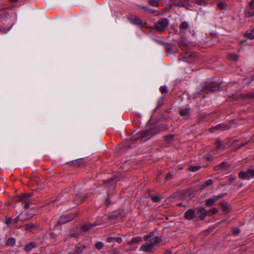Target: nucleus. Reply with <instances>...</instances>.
Instances as JSON below:
<instances>
[{"mask_svg":"<svg viewBox=\"0 0 254 254\" xmlns=\"http://www.w3.org/2000/svg\"><path fill=\"white\" fill-rule=\"evenodd\" d=\"M25 230L29 232L34 231L36 229V226L33 223H28L23 226Z\"/></svg>","mask_w":254,"mask_h":254,"instance_id":"10","label":"nucleus"},{"mask_svg":"<svg viewBox=\"0 0 254 254\" xmlns=\"http://www.w3.org/2000/svg\"><path fill=\"white\" fill-rule=\"evenodd\" d=\"M133 22L136 25H141L142 24L141 20L139 18H135L133 20Z\"/></svg>","mask_w":254,"mask_h":254,"instance_id":"27","label":"nucleus"},{"mask_svg":"<svg viewBox=\"0 0 254 254\" xmlns=\"http://www.w3.org/2000/svg\"><path fill=\"white\" fill-rule=\"evenodd\" d=\"M164 254H171V252L168 251L166 252Z\"/></svg>","mask_w":254,"mask_h":254,"instance_id":"51","label":"nucleus"},{"mask_svg":"<svg viewBox=\"0 0 254 254\" xmlns=\"http://www.w3.org/2000/svg\"><path fill=\"white\" fill-rule=\"evenodd\" d=\"M244 145H245L244 143H241V145H240L239 148H240L242 146H243Z\"/></svg>","mask_w":254,"mask_h":254,"instance_id":"52","label":"nucleus"},{"mask_svg":"<svg viewBox=\"0 0 254 254\" xmlns=\"http://www.w3.org/2000/svg\"><path fill=\"white\" fill-rule=\"evenodd\" d=\"M36 246V244L35 243H30L27 245H26L24 248V250L26 252L30 251L33 248Z\"/></svg>","mask_w":254,"mask_h":254,"instance_id":"15","label":"nucleus"},{"mask_svg":"<svg viewBox=\"0 0 254 254\" xmlns=\"http://www.w3.org/2000/svg\"><path fill=\"white\" fill-rule=\"evenodd\" d=\"M213 184V181L211 179H209L205 182V185L206 186H210Z\"/></svg>","mask_w":254,"mask_h":254,"instance_id":"34","label":"nucleus"},{"mask_svg":"<svg viewBox=\"0 0 254 254\" xmlns=\"http://www.w3.org/2000/svg\"><path fill=\"white\" fill-rule=\"evenodd\" d=\"M215 202L212 199V198H209L206 201V204L207 206H211L213 205Z\"/></svg>","mask_w":254,"mask_h":254,"instance_id":"22","label":"nucleus"},{"mask_svg":"<svg viewBox=\"0 0 254 254\" xmlns=\"http://www.w3.org/2000/svg\"><path fill=\"white\" fill-rule=\"evenodd\" d=\"M92 227H93V226L90 224H85L82 226L81 229L83 231H86L89 230Z\"/></svg>","mask_w":254,"mask_h":254,"instance_id":"20","label":"nucleus"},{"mask_svg":"<svg viewBox=\"0 0 254 254\" xmlns=\"http://www.w3.org/2000/svg\"><path fill=\"white\" fill-rule=\"evenodd\" d=\"M171 174L170 173H168L165 177V180L166 181L169 180L171 178Z\"/></svg>","mask_w":254,"mask_h":254,"instance_id":"40","label":"nucleus"},{"mask_svg":"<svg viewBox=\"0 0 254 254\" xmlns=\"http://www.w3.org/2000/svg\"><path fill=\"white\" fill-rule=\"evenodd\" d=\"M173 4L177 6H183L187 9H190L191 6L189 4V0H179V1L175 0Z\"/></svg>","mask_w":254,"mask_h":254,"instance_id":"4","label":"nucleus"},{"mask_svg":"<svg viewBox=\"0 0 254 254\" xmlns=\"http://www.w3.org/2000/svg\"><path fill=\"white\" fill-rule=\"evenodd\" d=\"M164 97L163 96L160 99H159V104L160 105H161L163 102V100H164Z\"/></svg>","mask_w":254,"mask_h":254,"instance_id":"44","label":"nucleus"},{"mask_svg":"<svg viewBox=\"0 0 254 254\" xmlns=\"http://www.w3.org/2000/svg\"><path fill=\"white\" fill-rule=\"evenodd\" d=\"M212 214H215L218 212V209L216 208H213L211 210Z\"/></svg>","mask_w":254,"mask_h":254,"instance_id":"43","label":"nucleus"},{"mask_svg":"<svg viewBox=\"0 0 254 254\" xmlns=\"http://www.w3.org/2000/svg\"><path fill=\"white\" fill-rule=\"evenodd\" d=\"M245 41H246V40H245V41H244H244H242V43H243V42H245Z\"/></svg>","mask_w":254,"mask_h":254,"instance_id":"56","label":"nucleus"},{"mask_svg":"<svg viewBox=\"0 0 254 254\" xmlns=\"http://www.w3.org/2000/svg\"><path fill=\"white\" fill-rule=\"evenodd\" d=\"M16 221H20V220H22V219L20 218V216H18L17 217H16Z\"/></svg>","mask_w":254,"mask_h":254,"instance_id":"50","label":"nucleus"},{"mask_svg":"<svg viewBox=\"0 0 254 254\" xmlns=\"http://www.w3.org/2000/svg\"><path fill=\"white\" fill-rule=\"evenodd\" d=\"M53 234H53V233H52V234H51V237H52V238H54V237H53Z\"/></svg>","mask_w":254,"mask_h":254,"instance_id":"54","label":"nucleus"},{"mask_svg":"<svg viewBox=\"0 0 254 254\" xmlns=\"http://www.w3.org/2000/svg\"><path fill=\"white\" fill-rule=\"evenodd\" d=\"M249 174H250V176L251 177V178H254V168H250L249 169Z\"/></svg>","mask_w":254,"mask_h":254,"instance_id":"31","label":"nucleus"},{"mask_svg":"<svg viewBox=\"0 0 254 254\" xmlns=\"http://www.w3.org/2000/svg\"><path fill=\"white\" fill-rule=\"evenodd\" d=\"M200 168V167L199 166H190L189 168V170L190 171L192 172H196L197 170H198Z\"/></svg>","mask_w":254,"mask_h":254,"instance_id":"21","label":"nucleus"},{"mask_svg":"<svg viewBox=\"0 0 254 254\" xmlns=\"http://www.w3.org/2000/svg\"><path fill=\"white\" fill-rule=\"evenodd\" d=\"M190 26L186 22H183L180 26L181 32L186 33L190 31Z\"/></svg>","mask_w":254,"mask_h":254,"instance_id":"6","label":"nucleus"},{"mask_svg":"<svg viewBox=\"0 0 254 254\" xmlns=\"http://www.w3.org/2000/svg\"><path fill=\"white\" fill-rule=\"evenodd\" d=\"M168 25V21L166 19H162L157 22L155 24V29L159 31L164 30Z\"/></svg>","mask_w":254,"mask_h":254,"instance_id":"3","label":"nucleus"},{"mask_svg":"<svg viewBox=\"0 0 254 254\" xmlns=\"http://www.w3.org/2000/svg\"><path fill=\"white\" fill-rule=\"evenodd\" d=\"M226 148V146L223 145L219 140L216 141V149L213 151V154L217 153V150H224Z\"/></svg>","mask_w":254,"mask_h":254,"instance_id":"7","label":"nucleus"},{"mask_svg":"<svg viewBox=\"0 0 254 254\" xmlns=\"http://www.w3.org/2000/svg\"><path fill=\"white\" fill-rule=\"evenodd\" d=\"M206 159H207L208 160H211L212 159V155L211 154H207L206 156Z\"/></svg>","mask_w":254,"mask_h":254,"instance_id":"42","label":"nucleus"},{"mask_svg":"<svg viewBox=\"0 0 254 254\" xmlns=\"http://www.w3.org/2000/svg\"><path fill=\"white\" fill-rule=\"evenodd\" d=\"M106 202H107V203L108 204V203H109V202H109V201L108 200H106Z\"/></svg>","mask_w":254,"mask_h":254,"instance_id":"53","label":"nucleus"},{"mask_svg":"<svg viewBox=\"0 0 254 254\" xmlns=\"http://www.w3.org/2000/svg\"><path fill=\"white\" fill-rule=\"evenodd\" d=\"M104 247V243L101 242H98L96 244V247L97 249L100 250L101 249Z\"/></svg>","mask_w":254,"mask_h":254,"instance_id":"26","label":"nucleus"},{"mask_svg":"<svg viewBox=\"0 0 254 254\" xmlns=\"http://www.w3.org/2000/svg\"><path fill=\"white\" fill-rule=\"evenodd\" d=\"M118 243H121L122 242V239L121 237L116 238L115 240Z\"/></svg>","mask_w":254,"mask_h":254,"instance_id":"41","label":"nucleus"},{"mask_svg":"<svg viewBox=\"0 0 254 254\" xmlns=\"http://www.w3.org/2000/svg\"><path fill=\"white\" fill-rule=\"evenodd\" d=\"M249 5L254 6V0H252L249 3Z\"/></svg>","mask_w":254,"mask_h":254,"instance_id":"48","label":"nucleus"},{"mask_svg":"<svg viewBox=\"0 0 254 254\" xmlns=\"http://www.w3.org/2000/svg\"><path fill=\"white\" fill-rule=\"evenodd\" d=\"M56 202V200H54L53 201L51 202L49 204L50 205H53Z\"/></svg>","mask_w":254,"mask_h":254,"instance_id":"49","label":"nucleus"},{"mask_svg":"<svg viewBox=\"0 0 254 254\" xmlns=\"http://www.w3.org/2000/svg\"><path fill=\"white\" fill-rule=\"evenodd\" d=\"M30 197V194H25L20 196L18 198V200L22 202V204L25 208H29L32 203V200Z\"/></svg>","mask_w":254,"mask_h":254,"instance_id":"2","label":"nucleus"},{"mask_svg":"<svg viewBox=\"0 0 254 254\" xmlns=\"http://www.w3.org/2000/svg\"><path fill=\"white\" fill-rule=\"evenodd\" d=\"M233 234L234 235H237L240 233V230L238 228H234L232 230Z\"/></svg>","mask_w":254,"mask_h":254,"instance_id":"28","label":"nucleus"},{"mask_svg":"<svg viewBox=\"0 0 254 254\" xmlns=\"http://www.w3.org/2000/svg\"><path fill=\"white\" fill-rule=\"evenodd\" d=\"M161 0H149V3L153 6H158L159 2Z\"/></svg>","mask_w":254,"mask_h":254,"instance_id":"19","label":"nucleus"},{"mask_svg":"<svg viewBox=\"0 0 254 254\" xmlns=\"http://www.w3.org/2000/svg\"><path fill=\"white\" fill-rule=\"evenodd\" d=\"M199 212L200 214V218L201 219H203L206 215L209 214V212H207L206 210L203 207H201L199 209Z\"/></svg>","mask_w":254,"mask_h":254,"instance_id":"13","label":"nucleus"},{"mask_svg":"<svg viewBox=\"0 0 254 254\" xmlns=\"http://www.w3.org/2000/svg\"><path fill=\"white\" fill-rule=\"evenodd\" d=\"M249 173V170L247 172H241L239 173V176L243 179L249 180L251 179Z\"/></svg>","mask_w":254,"mask_h":254,"instance_id":"11","label":"nucleus"},{"mask_svg":"<svg viewBox=\"0 0 254 254\" xmlns=\"http://www.w3.org/2000/svg\"><path fill=\"white\" fill-rule=\"evenodd\" d=\"M246 15L248 17H252L254 15V6L249 5L245 10Z\"/></svg>","mask_w":254,"mask_h":254,"instance_id":"9","label":"nucleus"},{"mask_svg":"<svg viewBox=\"0 0 254 254\" xmlns=\"http://www.w3.org/2000/svg\"><path fill=\"white\" fill-rule=\"evenodd\" d=\"M180 113L181 116H186L190 114V111L189 109H183L180 111Z\"/></svg>","mask_w":254,"mask_h":254,"instance_id":"17","label":"nucleus"},{"mask_svg":"<svg viewBox=\"0 0 254 254\" xmlns=\"http://www.w3.org/2000/svg\"><path fill=\"white\" fill-rule=\"evenodd\" d=\"M252 33L254 34V28L252 30Z\"/></svg>","mask_w":254,"mask_h":254,"instance_id":"55","label":"nucleus"},{"mask_svg":"<svg viewBox=\"0 0 254 254\" xmlns=\"http://www.w3.org/2000/svg\"><path fill=\"white\" fill-rule=\"evenodd\" d=\"M195 2L198 4H204L205 3L204 0H195Z\"/></svg>","mask_w":254,"mask_h":254,"instance_id":"35","label":"nucleus"},{"mask_svg":"<svg viewBox=\"0 0 254 254\" xmlns=\"http://www.w3.org/2000/svg\"><path fill=\"white\" fill-rule=\"evenodd\" d=\"M160 91L162 94L166 93L168 92L167 87L165 86H162L160 87Z\"/></svg>","mask_w":254,"mask_h":254,"instance_id":"25","label":"nucleus"},{"mask_svg":"<svg viewBox=\"0 0 254 254\" xmlns=\"http://www.w3.org/2000/svg\"><path fill=\"white\" fill-rule=\"evenodd\" d=\"M220 169H221L220 166H219V165L216 166L214 167V170L216 171H218V170H220Z\"/></svg>","mask_w":254,"mask_h":254,"instance_id":"46","label":"nucleus"},{"mask_svg":"<svg viewBox=\"0 0 254 254\" xmlns=\"http://www.w3.org/2000/svg\"><path fill=\"white\" fill-rule=\"evenodd\" d=\"M152 200L154 202H157L160 200V197L159 196H153L152 197Z\"/></svg>","mask_w":254,"mask_h":254,"instance_id":"29","label":"nucleus"},{"mask_svg":"<svg viewBox=\"0 0 254 254\" xmlns=\"http://www.w3.org/2000/svg\"><path fill=\"white\" fill-rule=\"evenodd\" d=\"M73 215H63L61 217L59 221V223L60 224H64L67 222L70 221L74 218Z\"/></svg>","mask_w":254,"mask_h":254,"instance_id":"5","label":"nucleus"},{"mask_svg":"<svg viewBox=\"0 0 254 254\" xmlns=\"http://www.w3.org/2000/svg\"><path fill=\"white\" fill-rule=\"evenodd\" d=\"M112 254H118L117 253H113Z\"/></svg>","mask_w":254,"mask_h":254,"instance_id":"57","label":"nucleus"},{"mask_svg":"<svg viewBox=\"0 0 254 254\" xmlns=\"http://www.w3.org/2000/svg\"><path fill=\"white\" fill-rule=\"evenodd\" d=\"M173 137H174V136L173 135H167V136H166L165 137V140L166 141H170V140H172L173 138Z\"/></svg>","mask_w":254,"mask_h":254,"instance_id":"33","label":"nucleus"},{"mask_svg":"<svg viewBox=\"0 0 254 254\" xmlns=\"http://www.w3.org/2000/svg\"><path fill=\"white\" fill-rule=\"evenodd\" d=\"M222 197H223V195L220 194V195L214 196V197H213L212 198L214 200V201L216 202L217 200H218L219 199H220L221 198H222Z\"/></svg>","mask_w":254,"mask_h":254,"instance_id":"30","label":"nucleus"},{"mask_svg":"<svg viewBox=\"0 0 254 254\" xmlns=\"http://www.w3.org/2000/svg\"><path fill=\"white\" fill-rule=\"evenodd\" d=\"M186 44L184 43H180V46L182 47L183 48L185 49L186 47Z\"/></svg>","mask_w":254,"mask_h":254,"instance_id":"47","label":"nucleus"},{"mask_svg":"<svg viewBox=\"0 0 254 254\" xmlns=\"http://www.w3.org/2000/svg\"><path fill=\"white\" fill-rule=\"evenodd\" d=\"M230 58L233 60L236 61L238 59V56L236 54H231L230 55Z\"/></svg>","mask_w":254,"mask_h":254,"instance_id":"32","label":"nucleus"},{"mask_svg":"<svg viewBox=\"0 0 254 254\" xmlns=\"http://www.w3.org/2000/svg\"><path fill=\"white\" fill-rule=\"evenodd\" d=\"M227 6V5L225 2L220 1L218 3V7L221 10L226 9Z\"/></svg>","mask_w":254,"mask_h":254,"instance_id":"18","label":"nucleus"},{"mask_svg":"<svg viewBox=\"0 0 254 254\" xmlns=\"http://www.w3.org/2000/svg\"><path fill=\"white\" fill-rule=\"evenodd\" d=\"M115 239H116V238H115V237H109L107 238V241L108 243H111V242H112L113 241L115 240Z\"/></svg>","mask_w":254,"mask_h":254,"instance_id":"36","label":"nucleus"},{"mask_svg":"<svg viewBox=\"0 0 254 254\" xmlns=\"http://www.w3.org/2000/svg\"><path fill=\"white\" fill-rule=\"evenodd\" d=\"M221 169H223L227 166V163L226 162H222L220 165Z\"/></svg>","mask_w":254,"mask_h":254,"instance_id":"37","label":"nucleus"},{"mask_svg":"<svg viewBox=\"0 0 254 254\" xmlns=\"http://www.w3.org/2000/svg\"><path fill=\"white\" fill-rule=\"evenodd\" d=\"M143 240L145 242L141 245L139 250L145 253L153 252L158 244L162 242L161 237L155 235L153 233L144 236Z\"/></svg>","mask_w":254,"mask_h":254,"instance_id":"1","label":"nucleus"},{"mask_svg":"<svg viewBox=\"0 0 254 254\" xmlns=\"http://www.w3.org/2000/svg\"><path fill=\"white\" fill-rule=\"evenodd\" d=\"M142 241V239L140 237H136L132 238L130 241L128 242L129 245H132L133 244H137L140 243Z\"/></svg>","mask_w":254,"mask_h":254,"instance_id":"12","label":"nucleus"},{"mask_svg":"<svg viewBox=\"0 0 254 254\" xmlns=\"http://www.w3.org/2000/svg\"><path fill=\"white\" fill-rule=\"evenodd\" d=\"M219 127H220L223 130H225V129H227V127H225L223 125H219Z\"/></svg>","mask_w":254,"mask_h":254,"instance_id":"45","label":"nucleus"},{"mask_svg":"<svg viewBox=\"0 0 254 254\" xmlns=\"http://www.w3.org/2000/svg\"><path fill=\"white\" fill-rule=\"evenodd\" d=\"M15 244V240L12 238H10L9 239H8L6 242V244L7 245H14Z\"/></svg>","mask_w":254,"mask_h":254,"instance_id":"24","label":"nucleus"},{"mask_svg":"<svg viewBox=\"0 0 254 254\" xmlns=\"http://www.w3.org/2000/svg\"><path fill=\"white\" fill-rule=\"evenodd\" d=\"M195 216V212L192 209H189L185 214V217L186 219L191 220Z\"/></svg>","mask_w":254,"mask_h":254,"instance_id":"8","label":"nucleus"},{"mask_svg":"<svg viewBox=\"0 0 254 254\" xmlns=\"http://www.w3.org/2000/svg\"><path fill=\"white\" fill-rule=\"evenodd\" d=\"M245 36L247 38L250 39V40H253L254 39V33H246L245 34Z\"/></svg>","mask_w":254,"mask_h":254,"instance_id":"23","label":"nucleus"},{"mask_svg":"<svg viewBox=\"0 0 254 254\" xmlns=\"http://www.w3.org/2000/svg\"><path fill=\"white\" fill-rule=\"evenodd\" d=\"M70 163L72 165L79 166L83 163V160L82 159H80L74 161H72Z\"/></svg>","mask_w":254,"mask_h":254,"instance_id":"16","label":"nucleus"},{"mask_svg":"<svg viewBox=\"0 0 254 254\" xmlns=\"http://www.w3.org/2000/svg\"><path fill=\"white\" fill-rule=\"evenodd\" d=\"M76 254H81L82 251L79 247L76 248Z\"/></svg>","mask_w":254,"mask_h":254,"instance_id":"38","label":"nucleus"},{"mask_svg":"<svg viewBox=\"0 0 254 254\" xmlns=\"http://www.w3.org/2000/svg\"><path fill=\"white\" fill-rule=\"evenodd\" d=\"M221 205L224 211L228 213L231 210V207L226 202H222Z\"/></svg>","mask_w":254,"mask_h":254,"instance_id":"14","label":"nucleus"},{"mask_svg":"<svg viewBox=\"0 0 254 254\" xmlns=\"http://www.w3.org/2000/svg\"><path fill=\"white\" fill-rule=\"evenodd\" d=\"M11 222V218H8L6 219L5 223L6 224L8 225Z\"/></svg>","mask_w":254,"mask_h":254,"instance_id":"39","label":"nucleus"}]
</instances>
